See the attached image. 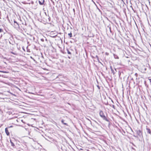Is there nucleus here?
Segmentation results:
<instances>
[{
	"label": "nucleus",
	"mask_w": 151,
	"mask_h": 151,
	"mask_svg": "<svg viewBox=\"0 0 151 151\" xmlns=\"http://www.w3.org/2000/svg\"><path fill=\"white\" fill-rule=\"evenodd\" d=\"M17 55H15L13 56L12 55H11L10 54V56L11 57L10 58V60H16V56Z\"/></svg>",
	"instance_id": "nucleus-7"
},
{
	"label": "nucleus",
	"mask_w": 151,
	"mask_h": 151,
	"mask_svg": "<svg viewBox=\"0 0 151 151\" xmlns=\"http://www.w3.org/2000/svg\"><path fill=\"white\" fill-rule=\"evenodd\" d=\"M17 98V96L15 94H13L10 92V99L13 100L14 99H16Z\"/></svg>",
	"instance_id": "nucleus-6"
},
{
	"label": "nucleus",
	"mask_w": 151,
	"mask_h": 151,
	"mask_svg": "<svg viewBox=\"0 0 151 151\" xmlns=\"http://www.w3.org/2000/svg\"><path fill=\"white\" fill-rule=\"evenodd\" d=\"M10 86H13V83H12L10 82Z\"/></svg>",
	"instance_id": "nucleus-26"
},
{
	"label": "nucleus",
	"mask_w": 151,
	"mask_h": 151,
	"mask_svg": "<svg viewBox=\"0 0 151 151\" xmlns=\"http://www.w3.org/2000/svg\"><path fill=\"white\" fill-rule=\"evenodd\" d=\"M10 47L11 48L12 47V48H14V45L13 44H12V45H11L10 46Z\"/></svg>",
	"instance_id": "nucleus-27"
},
{
	"label": "nucleus",
	"mask_w": 151,
	"mask_h": 151,
	"mask_svg": "<svg viewBox=\"0 0 151 151\" xmlns=\"http://www.w3.org/2000/svg\"><path fill=\"white\" fill-rule=\"evenodd\" d=\"M68 35L71 38L72 37V33L71 32H70V33L68 34Z\"/></svg>",
	"instance_id": "nucleus-21"
},
{
	"label": "nucleus",
	"mask_w": 151,
	"mask_h": 151,
	"mask_svg": "<svg viewBox=\"0 0 151 151\" xmlns=\"http://www.w3.org/2000/svg\"><path fill=\"white\" fill-rule=\"evenodd\" d=\"M97 86L98 87V88H99V89H100V87L99 86Z\"/></svg>",
	"instance_id": "nucleus-35"
},
{
	"label": "nucleus",
	"mask_w": 151,
	"mask_h": 151,
	"mask_svg": "<svg viewBox=\"0 0 151 151\" xmlns=\"http://www.w3.org/2000/svg\"><path fill=\"white\" fill-rule=\"evenodd\" d=\"M115 69V71H116V69Z\"/></svg>",
	"instance_id": "nucleus-47"
},
{
	"label": "nucleus",
	"mask_w": 151,
	"mask_h": 151,
	"mask_svg": "<svg viewBox=\"0 0 151 151\" xmlns=\"http://www.w3.org/2000/svg\"><path fill=\"white\" fill-rule=\"evenodd\" d=\"M44 0H43L42 2L40 1H39V3L40 5H44Z\"/></svg>",
	"instance_id": "nucleus-15"
},
{
	"label": "nucleus",
	"mask_w": 151,
	"mask_h": 151,
	"mask_svg": "<svg viewBox=\"0 0 151 151\" xmlns=\"http://www.w3.org/2000/svg\"><path fill=\"white\" fill-rule=\"evenodd\" d=\"M67 53L70 55L69 56H68V58L69 59H70L72 57L71 53V52L68 50L67 49Z\"/></svg>",
	"instance_id": "nucleus-8"
},
{
	"label": "nucleus",
	"mask_w": 151,
	"mask_h": 151,
	"mask_svg": "<svg viewBox=\"0 0 151 151\" xmlns=\"http://www.w3.org/2000/svg\"><path fill=\"white\" fill-rule=\"evenodd\" d=\"M111 101L112 102V103H114V102H113V101L112 99L111 100Z\"/></svg>",
	"instance_id": "nucleus-40"
},
{
	"label": "nucleus",
	"mask_w": 151,
	"mask_h": 151,
	"mask_svg": "<svg viewBox=\"0 0 151 151\" xmlns=\"http://www.w3.org/2000/svg\"><path fill=\"white\" fill-rule=\"evenodd\" d=\"M114 58L115 59H119V58L118 57V56L117 55H116L115 54H114Z\"/></svg>",
	"instance_id": "nucleus-20"
},
{
	"label": "nucleus",
	"mask_w": 151,
	"mask_h": 151,
	"mask_svg": "<svg viewBox=\"0 0 151 151\" xmlns=\"http://www.w3.org/2000/svg\"><path fill=\"white\" fill-rule=\"evenodd\" d=\"M65 120L63 119H62L61 120V122L63 124H64L65 125H66L67 126H68V124L67 123H64V122Z\"/></svg>",
	"instance_id": "nucleus-16"
},
{
	"label": "nucleus",
	"mask_w": 151,
	"mask_h": 151,
	"mask_svg": "<svg viewBox=\"0 0 151 151\" xmlns=\"http://www.w3.org/2000/svg\"><path fill=\"white\" fill-rule=\"evenodd\" d=\"M145 86L147 87V88H148V86L146 84V82L145 81Z\"/></svg>",
	"instance_id": "nucleus-24"
},
{
	"label": "nucleus",
	"mask_w": 151,
	"mask_h": 151,
	"mask_svg": "<svg viewBox=\"0 0 151 151\" xmlns=\"http://www.w3.org/2000/svg\"><path fill=\"white\" fill-rule=\"evenodd\" d=\"M22 122H23V120H21Z\"/></svg>",
	"instance_id": "nucleus-49"
},
{
	"label": "nucleus",
	"mask_w": 151,
	"mask_h": 151,
	"mask_svg": "<svg viewBox=\"0 0 151 151\" xmlns=\"http://www.w3.org/2000/svg\"><path fill=\"white\" fill-rule=\"evenodd\" d=\"M135 75L136 76V77H137V76L138 74H137V73H135Z\"/></svg>",
	"instance_id": "nucleus-32"
},
{
	"label": "nucleus",
	"mask_w": 151,
	"mask_h": 151,
	"mask_svg": "<svg viewBox=\"0 0 151 151\" xmlns=\"http://www.w3.org/2000/svg\"><path fill=\"white\" fill-rule=\"evenodd\" d=\"M112 107L113 108H114V109H115V106L114 105H112Z\"/></svg>",
	"instance_id": "nucleus-31"
},
{
	"label": "nucleus",
	"mask_w": 151,
	"mask_h": 151,
	"mask_svg": "<svg viewBox=\"0 0 151 151\" xmlns=\"http://www.w3.org/2000/svg\"><path fill=\"white\" fill-rule=\"evenodd\" d=\"M109 28H110V29H111V27H109Z\"/></svg>",
	"instance_id": "nucleus-48"
},
{
	"label": "nucleus",
	"mask_w": 151,
	"mask_h": 151,
	"mask_svg": "<svg viewBox=\"0 0 151 151\" xmlns=\"http://www.w3.org/2000/svg\"><path fill=\"white\" fill-rule=\"evenodd\" d=\"M11 21V22L10 21V23L14 28H18L19 27V25L17 22L15 23H13L12 20V19Z\"/></svg>",
	"instance_id": "nucleus-4"
},
{
	"label": "nucleus",
	"mask_w": 151,
	"mask_h": 151,
	"mask_svg": "<svg viewBox=\"0 0 151 151\" xmlns=\"http://www.w3.org/2000/svg\"><path fill=\"white\" fill-rule=\"evenodd\" d=\"M120 74H121V73H119V76H120Z\"/></svg>",
	"instance_id": "nucleus-41"
},
{
	"label": "nucleus",
	"mask_w": 151,
	"mask_h": 151,
	"mask_svg": "<svg viewBox=\"0 0 151 151\" xmlns=\"http://www.w3.org/2000/svg\"><path fill=\"white\" fill-rule=\"evenodd\" d=\"M105 54L107 55H109V53H107V52H106L105 53Z\"/></svg>",
	"instance_id": "nucleus-30"
},
{
	"label": "nucleus",
	"mask_w": 151,
	"mask_h": 151,
	"mask_svg": "<svg viewBox=\"0 0 151 151\" xmlns=\"http://www.w3.org/2000/svg\"><path fill=\"white\" fill-rule=\"evenodd\" d=\"M3 31L2 29H0V32H2Z\"/></svg>",
	"instance_id": "nucleus-29"
},
{
	"label": "nucleus",
	"mask_w": 151,
	"mask_h": 151,
	"mask_svg": "<svg viewBox=\"0 0 151 151\" xmlns=\"http://www.w3.org/2000/svg\"><path fill=\"white\" fill-rule=\"evenodd\" d=\"M10 142L11 143V146H12L13 148H15V145L14 144V143L12 142L11 140L10 139Z\"/></svg>",
	"instance_id": "nucleus-12"
},
{
	"label": "nucleus",
	"mask_w": 151,
	"mask_h": 151,
	"mask_svg": "<svg viewBox=\"0 0 151 151\" xmlns=\"http://www.w3.org/2000/svg\"><path fill=\"white\" fill-rule=\"evenodd\" d=\"M13 127V126H12V125L10 126V128L12 127Z\"/></svg>",
	"instance_id": "nucleus-36"
},
{
	"label": "nucleus",
	"mask_w": 151,
	"mask_h": 151,
	"mask_svg": "<svg viewBox=\"0 0 151 151\" xmlns=\"http://www.w3.org/2000/svg\"><path fill=\"white\" fill-rule=\"evenodd\" d=\"M0 72H3L2 71H0Z\"/></svg>",
	"instance_id": "nucleus-43"
},
{
	"label": "nucleus",
	"mask_w": 151,
	"mask_h": 151,
	"mask_svg": "<svg viewBox=\"0 0 151 151\" xmlns=\"http://www.w3.org/2000/svg\"><path fill=\"white\" fill-rule=\"evenodd\" d=\"M136 132L137 135L140 138L142 137V132L140 130H137Z\"/></svg>",
	"instance_id": "nucleus-5"
},
{
	"label": "nucleus",
	"mask_w": 151,
	"mask_h": 151,
	"mask_svg": "<svg viewBox=\"0 0 151 151\" xmlns=\"http://www.w3.org/2000/svg\"><path fill=\"white\" fill-rule=\"evenodd\" d=\"M12 51H10V53L12 54H14L15 55H17V53L16 52H13V50L12 49H11Z\"/></svg>",
	"instance_id": "nucleus-9"
},
{
	"label": "nucleus",
	"mask_w": 151,
	"mask_h": 151,
	"mask_svg": "<svg viewBox=\"0 0 151 151\" xmlns=\"http://www.w3.org/2000/svg\"><path fill=\"white\" fill-rule=\"evenodd\" d=\"M30 93L31 94H33V93Z\"/></svg>",
	"instance_id": "nucleus-46"
},
{
	"label": "nucleus",
	"mask_w": 151,
	"mask_h": 151,
	"mask_svg": "<svg viewBox=\"0 0 151 151\" xmlns=\"http://www.w3.org/2000/svg\"><path fill=\"white\" fill-rule=\"evenodd\" d=\"M134 137H137V136H136L134 135Z\"/></svg>",
	"instance_id": "nucleus-38"
},
{
	"label": "nucleus",
	"mask_w": 151,
	"mask_h": 151,
	"mask_svg": "<svg viewBox=\"0 0 151 151\" xmlns=\"http://www.w3.org/2000/svg\"><path fill=\"white\" fill-rule=\"evenodd\" d=\"M106 105H109V104H108V102H107V103H106Z\"/></svg>",
	"instance_id": "nucleus-37"
},
{
	"label": "nucleus",
	"mask_w": 151,
	"mask_h": 151,
	"mask_svg": "<svg viewBox=\"0 0 151 151\" xmlns=\"http://www.w3.org/2000/svg\"><path fill=\"white\" fill-rule=\"evenodd\" d=\"M132 145H133L134 146H135V145L134 144H133V143H132Z\"/></svg>",
	"instance_id": "nucleus-44"
},
{
	"label": "nucleus",
	"mask_w": 151,
	"mask_h": 151,
	"mask_svg": "<svg viewBox=\"0 0 151 151\" xmlns=\"http://www.w3.org/2000/svg\"><path fill=\"white\" fill-rule=\"evenodd\" d=\"M28 2L27 3L29 4H34L33 1H30V0H28Z\"/></svg>",
	"instance_id": "nucleus-17"
},
{
	"label": "nucleus",
	"mask_w": 151,
	"mask_h": 151,
	"mask_svg": "<svg viewBox=\"0 0 151 151\" xmlns=\"http://www.w3.org/2000/svg\"><path fill=\"white\" fill-rule=\"evenodd\" d=\"M48 17L47 19L49 21L48 22H47V23H49L50 22V17L49 16L48 14Z\"/></svg>",
	"instance_id": "nucleus-19"
},
{
	"label": "nucleus",
	"mask_w": 151,
	"mask_h": 151,
	"mask_svg": "<svg viewBox=\"0 0 151 151\" xmlns=\"http://www.w3.org/2000/svg\"><path fill=\"white\" fill-rule=\"evenodd\" d=\"M143 69H144L143 71V73H146V71L147 70V68L145 67V66H143L142 67V69L143 70Z\"/></svg>",
	"instance_id": "nucleus-11"
},
{
	"label": "nucleus",
	"mask_w": 151,
	"mask_h": 151,
	"mask_svg": "<svg viewBox=\"0 0 151 151\" xmlns=\"http://www.w3.org/2000/svg\"><path fill=\"white\" fill-rule=\"evenodd\" d=\"M18 122L17 117L14 116L12 118H10V122H11L12 124L15 125V124Z\"/></svg>",
	"instance_id": "nucleus-3"
},
{
	"label": "nucleus",
	"mask_w": 151,
	"mask_h": 151,
	"mask_svg": "<svg viewBox=\"0 0 151 151\" xmlns=\"http://www.w3.org/2000/svg\"><path fill=\"white\" fill-rule=\"evenodd\" d=\"M5 130L6 133V134L7 135H9V132L8 131V129L7 128H5Z\"/></svg>",
	"instance_id": "nucleus-18"
},
{
	"label": "nucleus",
	"mask_w": 151,
	"mask_h": 151,
	"mask_svg": "<svg viewBox=\"0 0 151 151\" xmlns=\"http://www.w3.org/2000/svg\"><path fill=\"white\" fill-rule=\"evenodd\" d=\"M44 39H45V41H46L47 42V39L46 38V37H44V38H41L40 39V40L42 42H44Z\"/></svg>",
	"instance_id": "nucleus-14"
},
{
	"label": "nucleus",
	"mask_w": 151,
	"mask_h": 151,
	"mask_svg": "<svg viewBox=\"0 0 151 151\" xmlns=\"http://www.w3.org/2000/svg\"><path fill=\"white\" fill-rule=\"evenodd\" d=\"M146 130H147V133L151 134V130H150V129H149V128H147V126H146Z\"/></svg>",
	"instance_id": "nucleus-10"
},
{
	"label": "nucleus",
	"mask_w": 151,
	"mask_h": 151,
	"mask_svg": "<svg viewBox=\"0 0 151 151\" xmlns=\"http://www.w3.org/2000/svg\"><path fill=\"white\" fill-rule=\"evenodd\" d=\"M73 11H74V12H75V9H73Z\"/></svg>",
	"instance_id": "nucleus-39"
},
{
	"label": "nucleus",
	"mask_w": 151,
	"mask_h": 151,
	"mask_svg": "<svg viewBox=\"0 0 151 151\" xmlns=\"http://www.w3.org/2000/svg\"><path fill=\"white\" fill-rule=\"evenodd\" d=\"M132 149L133 150L132 151H136V150L133 147H132Z\"/></svg>",
	"instance_id": "nucleus-28"
},
{
	"label": "nucleus",
	"mask_w": 151,
	"mask_h": 151,
	"mask_svg": "<svg viewBox=\"0 0 151 151\" xmlns=\"http://www.w3.org/2000/svg\"><path fill=\"white\" fill-rule=\"evenodd\" d=\"M31 58L32 59H34L32 57H31Z\"/></svg>",
	"instance_id": "nucleus-45"
},
{
	"label": "nucleus",
	"mask_w": 151,
	"mask_h": 151,
	"mask_svg": "<svg viewBox=\"0 0 151 151\" xmlns=\"http://www.w3.org/2000/svg\"><path fill=\"white\" fill-rule=\"evenodd\" d=\"M150 82H151V78L149 79Z\"/></svg>",
	"instance_id": "nucleus-34"
},
{
	"label": "nucleus",
	"mask_w": 151,
	"mask_h": 151,
	"mask_svg": "<svg viewBox=\"0 0 151 151\" xmlns=\"http://www.w3.org/2000/svg\"><path fill=\"white\" fill-rule=\"evenodd\" d=\"M10 81L12 80V81H13L12 80V79H11L10 78Z\"/></svg>",
	"instance_id": "nucleus-42"
},
{
	"label": "nucleus",
	"mask_w": 151,
	"mask_h": 151,
	"mask_svg": "<svg viewBox=\"0 0 151 151\" xmlns=\"http://www.w3.org/2000/svg\"><path fill=\"white\" fill-rule=\"evenodd\" d=\"M97 9H98V10H99V11L101 13L102 12H101V11L100 9H99L98 8V7L97 6Z\"/></svg>",
	"instance_id": "nucleus-25"
},
{
	"label": "nucleus",
	"mask_w": 151,
	"mask_h": 151,
	"mask_svg": "<svg viewBox=\"0 0 151 151\" xmlns=\"http://www.w3.org/2000/svg\"><path fill=\"white\" fill-rule=\"evenodd\" d=\"M14 48H12V49H14Z\"/></svg>",
	"instance_id": "nucleus-50"
},
{
	"label": "nucleus",
	"mask_w": 151,
	"mask_h": 151,
	"mask_svg": "<svg viewBox=\"0 0 151 151\" xmlns=\"http://www.w3.org/2000/svg\"><path fill=\"white\" fill-rule=\"evenodd\" d=\"M12 21L13 23H15L17 22L14 19Z\"/></svg>",
	"instance_id": "nucleus-23"
},
{
	"label": "nucleus",
	"mask_w": 151,
	"mask_h": 151,
	"mask_svg": "<svg viewBox=\"0 0 151 151\" xmlns=\"http://www.w3.org/2000/svg\"><path fill=\"white\" fill-rule=\"evenodd\" d=\"M10 1H11L13 4H14V3L12 1L10 0Z\"/></svg>",
	"instance_id": "nucleus-33"
},
{
	"label": "nucleus",
	"mask_w": 151,
	"mask_h": 151,
	"mask_svg": "<svg viewBox=\"0 0 151 151\" xmlns=\"http://www.w3.org/2000/svg\"><path fill=\"white\" fill-rule=\"evenodd\" d=\"M48 17V15H47L46 13L45 12H44L41 16L42 20H43L44 22L46 23L48 22L49 21L47 19Z\"/></svg>",
	"instance_id": "nucleus-2"
},
{
	"label": "nucleus",
	"mask_w": 151,
	"mask_h": 151,
	"mask_svg": "<svg viewBox=\"0 0 151 151\" xmlns=\"http://www.w3.org/2000/svg\"><path fill=\"white\" fill-rule=\"evenodd\" d=\"M110 68L112 72V73H113V74H114L115 73V72H114V70L112 69V66H111L110 67Z\"/></svg>",
	"instance_id": "nucleus-13"
},
{
	"label": "nucleus",
	"mask_w": 151,
	"mask_h": 151,
	"mask_svg": "<svg viewBox=\"0 0 151 151\" xmlns=\"http://www.w3.org/2000/svg\"><path fill=\"white\" fill-rule=\"evenodd\" d=\"M99 115L104 120L109 122V119L107 116H105L102 111H100L99 112Z\"/></svg>",
	"instance_id": "nucleus-1"
},
{
	"label": "nucleus",
	"mask_w": 151,
	"mask_h": 151,
	"mask_svg": "<svg viewBox=\"0 0 151 151\" xmlns=\"http://www.w3.org/2000/svg\"><path fill=\"white\" fill-rule=\"evenodd\" d=\"M95 58H97V60H98V61L99 60V57H98V55H96L95 56Z\"/></svg>",
	"instance_id": "nucleus-22"
}]
</instances>
